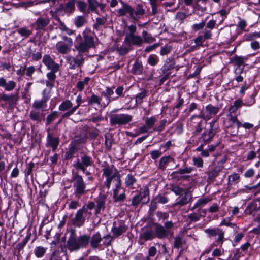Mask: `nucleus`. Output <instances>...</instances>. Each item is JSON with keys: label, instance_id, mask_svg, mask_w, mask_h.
<instances>
[{"label": "nucleus", "instance_id": "obj_17", "mask_svg": "<svg viewBox=\"0 0 260 260\" xmlns=\"http://www.w3.org/2000/svg\"><path fill=\"white\" fill-rule=\"evenodd\" d=\"M192 196L190 192L187 191L184 193L182 197L178 198L175 203H174L175 206L181 207L184 206L192 201Z\"/></svg>", "mask_w": 260, "mask_h": 260}, {"label": "nucleus", "instance_id": "obj_55", "mask_svg": "<svg viewBox=\"0 0 260 260\" xmlns=\"http://www.w3.org/2000/svg\"><path fill=\"white\" fill-rule=\"evenodd\" d=\"M47 248L42 246H38L34 249V254L38 258L42 257L44 256L46 251Z\"/></svg>", "mask_w": 260, "mask_h": 260}, {"label": "nucleus", "instance_id": "obj_62", "mask_svg": "<svg viewBox=\"0 0 260 260\" xmlns=\"http://www.w3.org/2000/svg\"><path fill=\"white\" fill-rule=\"evenodd\" d=\"M129 50V48L125 46L118 47L116 49V51L120 55H124L127 54Z\"/></svg>", "mask_w": 260, "mask_h": 260}, {"label": "nucleus", "instance_id": "obj_5", "mask_svg": "<svg viewBox=\"0 0 260 260\" xmlns=\"http://www.w3.org/2000/svg\"><path fill=\"white\" fill-rule=\"evenodd\" d=\"M109 122L112 125H126L133 120V116L127 114H110Z\"/></svg>", "mask_w": 260, "mask_h": 260}, {"label": "nucleus", "instance_id": "obj_24", "mask_svg": "<svg viewBox=\"0 0 260 260\" xmlns=\"http://www.w3.org/2000/svg\"><path fill=\"white\" fill-rule=\"evenodd\" d=\"M175 64V62L173 58H167L161 69L162 73H168L171 75L170 71L174 68Z\"/></svg>", "mask_w": 260, "mask_h": 260}, {"label": "nucleus", "instance_id": "obj_26", "mask_svg": "<svg viewBox=\"0 0 260 260\" xmlns=\"http://www.w3.org/2000/svg\"><path fill=\"white\" fill-rule=\"evenodd\" d=\"M127 229V226L124 222H121L118 226H113L111 231L113 233L114 237H117L125 232Z\"/></svg>", "mask_w": 260, "mask_h": 260}, {"label": "nucleus", "instance_id": "obj_47", "mask_svg": "<svg viewBox=\"0 0 260 260\" xmlns=\"http://www.w3.org/2000/svg\"><path fill=\"white\" fill-rule=\"evenodd\" d=\"M58 117V112L54 111L50 113L46 118V125H48L53 123V122Z\"/></svg>", "mask_w": 260, "mask_h": 260}, {"label": "nucleus", "instance_id": "obj_1", "mask_svg": "<svg viewBox=\"0 0 260 260\" xmlns=\"http://www.w3.org/2000/svg\"><path fill=\"white\" fill-rule=\"evenodd\" d=\"M95 47L93 36L90 30L86 29L84 31L83 38L80 35L77 37L75 48L78 52L83 54L84 53H88L90 49Z\"/></svg>", "mask_w": 260, "mask_h": 260}, {"label": "nucleus", "instance_id": "obj_51", "mask_svg": "<svg viewBox=\"0 0 260 260\" xmlns=\"http://www.w3.org/2000/svg\"><path fill=\"white\" fill-rule=\"evenodd\" d=\"M127 32L125 33V37L124 39H127L135 35L137 31L136 26L135 25L132 24L127 25Z\"/></svg>", "mask_w": 260, "mask_h": 260}, {"label": "nucleus", "instance_id": "obj_37", "mask_svg": "<svg viewBox=\"0 0 260 260\" xmlns=\"http://www.w3.org/2000/svg\"><path fill=\"white\" fill-rule=\"evenodd\" d=\"M259 210L260 207H258L257 204L254 202L249 204L246 208L247 214L252 216H255L256 212Z\"/></svg>", "mask_w": 260, "mask_h": 260}, {"label": "nucleus", "instance_id": "obj_45", "mask_svg": "<svg viewBox=\"0 0 260 260\" xmlns=\"http://www.w3.org/2000/svg\"><path fill=\"white\" fill-rule=\"evenodd\" d=\"M201 216L202 215L199 212H193L187 215V219L189 220V223L196 222L200 220Z\"/></svg>", "mask_w": 260, "mask_h": 260}, {"label": "nucleus", "instance_id": "obj_58", "mask_svg": "<svg viewBox=\"0 0 260 260\" xmlns=\"http://www.w3.org/2000/svg\"><path fill=\"white\" fill-rule=\"evenodd\" d=\"M89 9L92 12H95L99 6L96 0H87Z\"/></svg>", "mask_w": 260, "mask_h": 260}, {"label": "nucleus", "instance_id": "obj_19", "mask_svg": "<svg viewBox=\"0 0 260 260\" xmlns=\"http://www.w3.org/2000/svg\"><path fill=\"white\" fill-rule=\"evenodd\" d=\"M75 0H69L65 4L60 5L56 9V12H59L61 10H63L66 13H72L75 10Z\"/></svg>", "mask_w": 260, "mask_h": 260}, {"label": "nucleus", "instance_id": "obj_28", "mask_svg": "<svg viewBox=\"0 0 260 260\" xmlns=\"http://www.w3.org/2000/svg\"><path fill=\"white\" fill-rule=\"evenodd\" d=\"M121 185L117 187L116 183H115L116 188L113 190V199L115 202H122L125 199V194L124 192L119 193L120 190Z\"/></svg>", "mask_w": 260, "mask_h": 260}, {"label": "nucleus", "instance_id": "obj_63", "mask_svg": "<svg viewBox=\"0 0 260 260\" xmlns=\"http://www.w3.org/2000/svg\"><path fill=\"white\" fill-rule=\"evenodd\" d=\"M163 226L170 234V236L173 235V232L171 230V229L174 227V223L171 221L165 222Z\"/></svg>", "mask_w": 260, "mask_h": 260}, {"label": "nucleus", "instance_id": "obj_31", "mask_svg": "<svg viewBox=\"0 0 260 260\" xmlns=\"http://www.w3.org/2000/svg\"><path fill=\"white\" fill-rule=\"evenodd\" d=\"M0 101L7 102L9 105L12 106L16 104L17 98L15 95H7L4 94L0 96Z\"/></svg>", "mask_w": 260, "mask_h": 260}, {"label": "nucleus", "instance_id": "obj_35", "mask_svg": "<svg viewBox=\"0 0 260 260\" xmlns=\"http://www.w3.org/2000/svg\"><path fill=\"white\" fill-rule=\"evenodd\" d=\"M177 100L178 103L174 107L172 108V112L170 113L173 118H175L178 116L179 112L177 109L181 107L184 103V100L183 98L179 97Z\"/></svg>", "mask_w": 260, "mask_h": 260}, {"label": "nucleus", "instance_id": "obj_48", "mask_svg": "<svg viewBox=\"0 0 260 260\" xmlns=\"http://www.w3.org/2000/svg\"><path fill=\"white\" fill-rule=\"evenodd\" d=\"M228 181L229 185L237 183L240 181V175L237 173H233L229 176Z\"/></svg>", "mask_w": 260, "mask_h": 260}, {"label": "nucleus", "instance_id": "obj_41", "mask_svg": "<svg viewBox=\"0 0 260 260\" xmlns=\"http://www.w3.org/2000/svg\"><path fill=\"white\" fill-rule=\"evenodd\" d=\"M155 237V236L153 230L150 228L146 229L141 236V238L144 239L145 241L153 239Z\"/></svg>", "mask_w": 260, "mask_h": 260}, {"label": "nucleus", "instance_id": "obj_3", "mask_svg": "<svg viewBox=\"0 0 260 260\" xmlns=\"http://www.w3.org/2000/svg\"><path fill=\"white\" fill-rule=\"evenodd\" d=\"M90 238V236L84 234L77 239L72 234L67 242V247L71 252L78 251L80 248L86 247L88 246Z\"/></svg>", "mask_w": 260, "mask_h": 260}, {"label": "nucleus", "instance_id": "obj_50", "mask_svg": "<svg viewBox=\"0 0 260 260\" xmlns=\"http://www.w3.org/2000/svg\"><path fill=\"white\" fill-rule=\"evenodd\" d=\"M142 36L144 42H146L147 43H151L155 41V38L153 37L151 35L148 33L147 31H143Z\"/></svg>", "mask_w": 260, "mask_h": 260}, {"label": "nucleus", "instance_id": "obj_34", "mask_svg": "<svg viewBox=\"0 0 260 260\" xmlns=\"http://www.w3.org/2000/svg\"><path fill=\"white\" fill-rule=\"evenodd\" d=\"M106 199L104 197H99L96 201V208L95 209V214L101 213V211H104L105 208Z\"/></svg>", "mask_w": 260, "mask_h": 260}, {"label": "nucleus", "instance_id": "obj_25", "mask_svg": "<svg viewBox=\"0 0 260 260\" xmlns=\"http://www.w3.org/2000/svg\"><path fill=\"white\" fill-rule=\"evenodd\" d=\"M102 240V238L99 232L93 234L89 240L91 247L93 249L98 248L100 245Z\"/></svg>", "mask_w": 260, "mask_h": 260}, {"label": "nucleus", "instance_id": "obj_56", "mask_svg": "<svg viewBox=\"0 0 260 260\" xmlns=\"http://www.w3.org/2000/svg\"><path fill=\"white\" fill-rule=\"evenodd\" d=\"M185 244V240L180 236H178L174 238V247L175 248L178 249Z\"/></svg>", "mask_w": 260, "mask_h": 260}, {"label": "nucleus", "instance_id": "obj_14", "mask_svg": "<svg viewBox=\"0 0 260 260\" xmlns=\"http://www.w3.org/2000/svg\"><path fill=\"white\" fill-rule=\"evenodd\" d=\"M145 14V9L142 4H138L136 7H131L130 17L136 21H138Z\"/></svg>", "mask_w": 260, "mask_h": 260}, {"label": "nucleus", "instance_id": "obj_46", "mask_svg": "<svg viewBox=\"0 0 260 260\" xmlns=\"http://www.w3.org/2000/svg\"><path fill=\"white\" fill-rule=\"evenodd\" d=\"M132 72L135 75H140L142 73L143 66L142 64L138 61H136L133 66Z\"/></svg>", "mask_w": 260, "mask_h": 260}, {"label": "nucleus", "instance_id": "obj_42", "mask_svg": "<svg viewBox=\"0 0 260 260\" xmlns=\"http://www.w3.org/2000/svg\"><path fill=\"white\" fill-rule=\"evenodd\" d=\"M174 159L170 156H164L160 158L159 164V168L161 170H164L168 164L171 161H173Z\"/></svg>", "mask_w": 260, "mask_h": 260}, {"label": "nucleus", "instance_id": "obj_36", "mask_svg": "<svg viewBox=\"0 0 260 260\" xmlns=\"http://www.w3.org/2000/svg\"><path fill=\"white\" fill-rule=\"evenodd\" d=\"M156 120V118L155 116L147 117L145 120V124L140 130H142V128H143L145 129L153 128Z\"/></svg>", "mask_w": 260, "mask_h": 260}, {"label": "nucleus", "instance_id": "obj_21", "mask_svg": "<svg viewBox=\"0 0 260 260\" xmlns=\"http://www.w3.org/2000/svg\"><path fill=\"white\" fill-rule=\"evenodd\" d=\"M155 233L156 236L159 239H164L170 236V234L164 226L159 223H155Z\"/></svg>", "mask_w": 260, "mask_h": 260}, {"label": "nucleus", "instance_id": "obj_16", "mask_svg": "<svg viewBox=\"0 0 260 260\" xmlns=\"http://www.w3.org/2000/svg\"><path fill=\"white\" fill-rule=\"evenodd\" d=\"M212 33L210 30L204 29L203 35L198 36L193 41L196 45L199 48L204 46V42L206 40H210L212 38Z\"/></svg>", "mask_w": 260, "mask_h": 260}, {"label": "nucleus", "instance_id": "obj_6", "mask_svg": "<svg viewBox=\"0 0 260 260\" xmlns=\"http://www.w3.org/2000/svg\"><path fill=\"white\" fill-rule=\"evenodd\" d=\"M73 105L72 102L69 100H64L60 104L58 110L60 112H66L61 115L60 119L56 123L57 125L60 123L63 118L70 116L75 112V111H73L71 113L74 107Z\"/></svg>", "mask_w": 260, "mask_h": 260}, {"label": "nucleus", "instance_id": "obj_7", "mask_svg": "<svg viewBox=\"0 0 260 260\" xmlns=\"http://www.w3.org/2000/svg\"><path fill=\"white\" fill-rule=\"evenodd\" d=\"M62 39L64 42L59 41L56 44V49L59 53L65 54L71 50L73 45V40L67 36H63Z\"/></svg>", "mask_w": 260, "mask_h": 260}, {"label": "nucleus", "instance_id": "obj_40", "mask_svg": "<svg viewBox=\"0 0 260 260\" xmlns=\"http://www.w3.org/2000/svg\"><path fill=\"white\" fill-rule=\"evenodd\" d=\"M137 182V179L132 174H128L125 179L126 187L133 188V185Z\"/></svg>", "mask_w": 260, "mask_h": 260}, {"label": "nucleus", "instance_id": "obj_39", "mask_svg": "<svg viewBox=\"0 0 260 260\" xmlns=\"http://www.w3.org/2000/svg\"><path fill=\"white\" fill-rule=\"evenodd\" d=\"M87 22V19L84 16H78L74 21V24L77 28L82 27Z\"/></svg>", "mask_w": 260, "mask_h": 260}, {"label": "nucleus", "instance_id": "obj_59", "mask_svg": "<svg viewBox=\"0 0 260 260\" xmlns=\"http://www.w3.org/2000/svg\"><path fill=\"white\" fill-rule=\"evenodd\" d=\"M245 59L244 57L236 55L233 57V61L235 65L240 67L244 64Z\"/></svg>", "mask_w": 260, "mask_h": 260}, {"label": "nucleus", "instance_id": "obj_49", "mask_svg": "<svg viewBox=\"0 0 260 260\" xmlns=\"http://www.w3.org/2000/svg\"><path fill=\"white\" fill-rule=\"evenodd\" d=\"M211 201V199L208 198H203L199 199L198 202L194 204V205L191 209V210L193 211L199 207L202 206L206 205Z\"/></svg>", "mask_w": 260, "mask_h": 260}, {"label": "nucleus", "instance_id": "obj_38", "mask_svg": "<svg viewBox=\"0 0 260 260\" xmlns=\"http://www.w3.org/2000/svg\"><path fill=\"white\" fill-rule=\"evenodd\" d=\"M91 78L89 77H85L83 80L79 81L76 84V87L80 92L82 91L85 87L87 86L90 81Z\"/></svg>", "mask_w": 260, "mask_h": 260}, {"label": "nucleus", "instance_id": "obj_10", "mask_svg": "<svg viewBox=\"0 0 260 260\" xmlns=\"http://www.w3.org/2000/svg\"><path fill=\"white\" fill-rule=\"evenodd\" d=\"M87 213V209L85 206H83L82 208L79 209L75 217L72 219V223L75 226L80 227L82 226L86 220L84 213Z\"/></svg>", "mask_w": 260, "mask_h": 260}, {"label": "nucleus", "instance_id": "obj_57", "mask_svg": "<svg viewBox=\"0 0 260 260\" xmlns=\"http://www.w3.org/2000/svg\"><path fill=\"white\" fill-rule=\"evenodd\" d=\"M169 189L176 195H181L184 191V189L183 188L174 184L170 185Z\"/></svg>", "mask_w": 260, "mask_h": 260}, {"label": "nucleus", "instance_id": "obj_43", "mask_svg": "<svg viewBox=\"0 0 260 260\" xmlns=\"http://www.w3.org/2000/svg\"><path fill=\"white\" fill-rule=\"evenodd\" d=\"M121 3L123 4V8L119 9L117 10V13L119 14L120 16H124L126 15L127 13H129V15H131V6L124 3L122 1H121Z\"/></svg>", "mask_w": 260, "mask_h": 260}, {"label": "nucleus", "instance_id": "obj_53", "mask_svg": "<svg viewBox=\"0 0 260 260\" xmlns=\"http://www.w3.org/2000/svg\"><path fill=\"white\" fill-rule=\"evenodd\" d=\"M192 168L191 167H186L183 169H179L178 171L173 172L172 173V175L175 177H177L178 178H179V177L178 176V175L179 174H188L192 172Z\"/></svg>", "mask_w": 260, "mask_h": 260}, {"label": "nucleus", "instance_id": "obj_8", "mask_svg": "<svg viewBox=\"0 0 260 260\" xmlns=\"http://www.w3.org/2000/svg\"><path fill=\"white\" fill-rule=\"evenodd\" d=\"M67 61L69 64L70 69H75L81 67L84 63L85 58L82 53L78 52L75 56L67 57Z\"/></svg>", "mask_w": 260, "mask_h": 260}, {"label": "nucleus", "instance_id": "obj_12", "mask_svg": "<svg viewBox=\"0 0 260 260\" xmlns=\"http://www.w3.org/2000/svg\"><path fill=\"white\" fill-rule=\"evenodd\" d=\"M43 97L41 100H36L32 104V108L44 111V109L47 107V102L49 99L50 96L48 94H46V90H44L43 91Z\"/></svg>", "mask_w": 260, "mask_h": 260}, {"label": "nucleus", "instance_id": "obj_4", "mask_svg": "<svg viewBox=\"0 0 260 260\" xmlns=\"http://www.w3.org/2000/svg\"><path fill=\"white\" fill-rule=\"evenodd\" d=\"M72 179L74 189V194L76 198L79 199L87 192L86 190V184L82 176L78 174L74 175Z\"/></svg>", "mask_w": 260, "mask_h": 260}, {"label": "nucleus", "instance_id": "obj_29", "mask_svg": "<svg viewBox=\"0 0 260 260\" xmlns=\"http://www.w3.org/2000/svg\"><path fill=\"white\" fill-rule=\"evenodd\" d=\"M59 142V140L58 137H53L51 134L48 133L47 145L50 146L53 151H55L57 149Z\"/></svg>", "mask_w": 260, "mask_h": 260}, {"label": "nucleus", "instance_id": "obj_64", "mask_svg": "<svg viewBox=\"0 0 260 260\" xmlns=\"http://www.w3.org/2000/svg\"><path fill=\"white\" fill-rule=\"evenodd\" d=\"M158 62V57L155 55H150L148 58V63L152 66H154L157 64Z\"/></svg>", "mask_w": 260, "mask_h": 260}, {"label": "nucleus", "instance_id": "obj_15", "mask_svg": "<svg viewBox=\"0 0 260 260\" xmlns=\"http://www.w3.org/2000/svg\"><path fill=\"white\" fill-rule=\"evenodd\" d=\"M115 87H106L105 90L101 92V95L106 98L105 102L103 103L104 107L107 106L112 101H115L118 99V96H112L114 94V89Z\"/></svg>", "mask_w": 260, "mask_h": 260}, {"label": "nucleus", "instance_id": "obj_23", "mask_svg": "<svg viewBox=\"0 0 260 260\" xmlns=\"http://www.w3.org/2000/svg\"><path fill=\"white\" fill-rule=\"evenodd\" d=\"M124 42L136 46H141L144 43L142 37L136 35L132 36L127 39H124Z\"/></svg>", "mask_w": 260, "mask_h": 260}, {"label": "nucleus", "instance_id": "obj_11", "mask_svg": "<svg viewBox=\"0 0 260 260\" xmlns=\"http://www.w3.org/2000/svg\"><path fill=\"white\" fill-rule=\"evenodd\" d=\"M81 161L79 160L74 164V167L77 170H81L85 172L86 167L91 166L93 164L92 159L91 157L86 155H84L81 157Z\"/></svg>", "mask_w": 260, "mask_h": 260}, {"label": "nucleus", "instance_id": "obj_22", "mask_svg": "<svg viewBox=\"0 0 260 260\" xmlns=\"http://www.w3.org/2000/svg\"><path fill=\"white\" fill-rule=\"evenodd\" d=\"M230 121L232 123L233 126L232 128H239L242 126L245 129H251L254 127V125L252 124L249 123H245L243 124H242L237 119L236 117L235 116H231L230 118Z\"/></svg>", "mask_w": 260, "mask_h": 260}, {"label": "nucleus", "instance_id": "obj_20", "mask_svg": "<svg viewBox=\"0 0 260 260\" xmlns=\"http://www.w3.org/2000/svg\"><path fill=\"white\" fill-rule=\"evenodd\" d=\"M45 116V114L44 113V112L32 108L30 112L29 117L31 120L36 121L37 123H39L41 122L42 120L44 119Z\"/></svg>", "mask_w": 260, "mask_h": 260}, {"label": "nucleus", "instance_id": "obj_61", "mask_svg": "<svg viewBox=\"0 0 260 260\" xmlns=\"http://www.w3.org/2000/svg\"><path fill=\"white\" fill-rule=\"evenodd\" d=\"M142 200H143V197H142L141 193L137 194L132 198V205L134 206H137Z\"/></svg>", "mask_w": 260, "mask_h": 260}, {"label": "nucleus", "instance_id": "obj_13", "mask_svg": "<svg viewBox=\"0 0 260 260\" xmlns=\"http://www.w3.org/2000/svg\"><path fill=\"white\" fill-rule=\"evenodd\" d=\"M50 18L47 15L39 17L36 20L34 25L37 31H46V27L50 23Z\"/></svg>", "mask_w": 260, "mask_h": 260}, {"label": "nucleus", "instance_id": "obj_18", "mask_svg": "<svg viewBox=\"0 0 260 260\" xmlns=\"http://www.w3.org/2000/svg\"><path fill=\"white\" fill-rule=\"evenodd\" d=\"M42 61L49 70H54L55 71H58L59 70V65L55 63L54 59L48 54L43 56Z\"/></svg>", "mask_w": 260, "mask_h": 260}, {"label": "nucleus", "instance_id": "obj_9", "mask_svg": "<svg viewBox=\"0 0 260 260\" xmlns=\"http://www.w3.org/2000/svg\"><path fill=\"white\" fill-rule=\"evenodd\" d=\"M219 108L217 107L213 106L211 104H209L205 107L206 112L207 113L205 115L203 112H201L198 115H194L192 116L191 119H193L195 117H199L205 119L209 120L215 116L219 112Z\"/></svg>", "mask_w": 260, "mask_h": 260}, {"label": "nucleus", "instance_id": "obj_60", "mask_svg": "<svg viewBox=\"0 0 260 260\" xmlns=\"http://www.w3.org/2000/svg\"><path fill=\"white\" fill-rule=\"evenodd\" d=\"M77 5L79 10L83 13L86 12V10L87 8V4L83 1H78L77 2Z\"/></svg>", "mask_w": 260, "mask_h": 260}, {"label": "nucleus", "instance_id": "obj_33", "mask_svg": "<svg viewBox=\"0 0 260 260\" xmlns=\"http://www.w3.org/2000/svg\"><path fill=\"white\" fill-rule=\"evenodd\" d=\"M78 146L75 143H72L69 147V150L65 155L66 159H70L73 157V155L78 150Z\"/></svg>", "mask_w": 260, "mask_h": 260}, {"label": "nucleus", "instance_id": "obj_2", "mask_svg": "<svg viewBox=\"0 0 260 260\" xmlns=\"http://www.w3.org/2000/svg\"><path fill=\"white\" fill-rule=\"evenodd\" d=\"M102 167L103 175L106 177L104 184L108 189L110 188L112 181L115 182V183H116L117 187L121 185L120 174L113 165H109L104 162L102 164Z\"/></svg>", "mask_w": 260, "mask_h": 260}, {"label": "nucleus", "instance_id": "obj_44", "mask_svg": "<svg viewBox=\"0 0 260 260\" xmlns=\"http://www.w3.org/2000/svg\"><path fill=\"white\" fill-rule=\"evenodd\" d=\"M215 133L213 131H205L202 135L201 139L204 142V144L208 143L214 137Z\"/></svg>", "mask_w": 260, "mask_h": 260}, {"label": "nucleus", "instance_id": "obj_54", "mask_svg": "<svg viewBox=\"0 0 260 260\" xmlns=\"http://www.w3.org/2000/svg\"><path fill=\"white\" fill-rule=\"evenodd\" d=\"M17 31L22 37H23L25 38L29 37L32 34V31L27 29L25 27L18 29Z\"/></svg>", "mask_w": 260, "mask_h": 260}, {"label": "nucleus", "instance_id": "obj_27", "mask_svg": "<svg viewBox=\"0 0 260 260\" xmlns=\"http://www.w3.org/2000/svg\"><path fill=\"white\" fill-rule=\"evenodd\" d=\"M16 86V83L14 81H9L7 82L5 78H0V86L3 87L6 91H11L15 88Z\"/></svg>", "mask_w": 260, "mask_h": 260}, {"label": "nucleus", "instance_id": "obj_32", "mask_svg": "<svg viewBox=\"0 0 260 260\" xmlns=\"http://www.w3.org/2000/svg\"><path fill=\"white\" fill-rule=\"evenodd\" d=\"M57 72L54 70H51V71L47 74L48 80L46 81V85L47 87L52 88L54 86V82L56 78L55 73Z\"/></svg>", "mask_w": 260, "mask_h": 260}, {"label": "nucleus", "instance_id": "obj_52", "mask_svg": "<svg viewBox=\"0 0 260 260\" xmlns=\"http://www.w3.org/2000/svg\"><path fill=\"white\" fill-rule=\"evenodd\" d=\"M107 21V18L105 17H98L96 18L95 22L93 25V27L96 29L99 30L101 26L103 25Z\"/></svg>", "mask_w": 260, "mask_h": 260}, {"label": "nucleus", "instance_id": "obj_30", "mask_svg": "<svg viewBox=\"0 0 260 260\" xmlns=\"http://www.w3.org/2000/svg\"><path fill=\"white\" fill-rule=\"evenodd\" d=\"M223 169V165L216 166L214 169L207 172L208 175V179L210 180H213L219 174V173Z\"/></svg>", "mask_w": 260, "mask_h": 260}]
</instances>
